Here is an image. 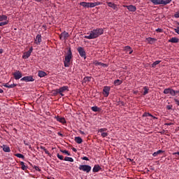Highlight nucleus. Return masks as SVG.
Here are the masks:
<instances>
[{
	"instance_id": "obj_21",
	"label": "nucleus",
	"mask_w": 179,
	"mask_h": 179,
	"mask_svg": "<svg viewBox=\"0 0 179 179\" xmlns=\"http://www.w3.org/2000/svg\"><path fill=\"white\" fill-rule=\"evenodd\" d=\"M154 5H162V0H150Z\"/></svg>"
},
{
	"instance_id": "obj_4",
	"label": "nucleus",
	"mask_w": 179,
	"mask_h": 179,
	"mask_svg": "<svg viewBox=\"0 0 179 179\" xmlns=\"http://www.w3.org/2000/svg\"><path fill=\"white\" fill-rule=\"evenodd\" d=\"M77 50L78 51V54L80 55L82 58H85L86 59V52L85 51V48L83 47H78Z\"/></svg>"
},
{
	"instance_id": "obj_43",
	"label": "nucleus",
	"mask_w": 179,
	"mask_h": 179,
	"mask_svg": "<svg viewBox=\"0 0 179 179\" xmlns=\"http://www.w3.org/2000/svg\"><path fill=\"white\" fill-rule=\"evenodd\" d=\"M92 79V77H85L83 80L84 82H90V80Z\"/></svg>"
},
{
	"instance_id": "obj_36",
	"label": "nucleus",
	"mask_w": 179,
	"mask_h": 179,
	"mask_svg": "<svg viewBox=\"0 0 179 179\" xmlns=\"http://www.w3.org/2000/svg\"><path fill=\"white\" fill-rule=\"evenodd\" d=\"M15 156H16V157H19V159H22L23 160H24V155L20 153L15 154Z\"/></svg>"
},
{
	"instance_id": "obj_15",
	"label": "nucleus",
	"mask_w": 179,
	"mask_h": 179,
	"mask_svg": "<svg viewBox=\"0 0 179 179\" xmlns=\"http://www.w3.org/2000/svg\"><path fill=\"white\" fill-rule=\"evenodd\" d=\"M101 3L100 2H94V3H90L88 2V8H94L95 6H99V5H100Z\"/></svg>"
},
{
	"instance_id": "obj_20",
	"label": "nucleus",
	"mask_w": 179,
	"mask_h": 179,
	"mask_svg": "<svg viewBox=\"0 0 179 179\" xmlns=\"http://www.w3.org/2000/svg\"><path fill=\"white\" fill-rule=\"evenodd\" d=\"M146 40L149 43V44H153V43H155V41H157V39L155 38H150V37L147 38Z\"/></svg>"
},
{
	"instance_id": "obj_12",
	"label": "nucleus",
	"mask_w": 179,
	"mask_h": 179,
	"mask_svg": "<svg viewBox=\"0 0 179 179\" xmlns=\"http://www.w3.org/2000/svg\"><path fill=\"white\" fill-rule=\"evenodd\" d=\"M9 83H10V81H9L7 83L3 84V86L4 87H7V89H13V87H16V86H17V84L13 83V84L9 85Z\"/></svg>"
},
{
	"instance_id": "obj_27",
	"label": "nucleus",
	"mask_w": 179,
	"mask_h": 179,
	"mask_svg": "<svg viewBox=\"0 0 179 179\" xmlns=\"http://www.w3.org/2000/svg\"><path fill=\"white\" fill-rule=\"evenodd\" d=\"M164 151H163V150H159L158 151L155 152L152 154V156H153L154 157H157V156L158 155H160V153H164Z\"/></svg>"
},
{
	"instance_id": "obj_30",
	"label": "nucleus",
	"mask_w": 179,
	"mask_h": 179,
	"mask_svg": "<svg viewBox=\"0 0 179 179\" xmlns=\"http://www.w3.org/2000/svg\"><path fill=\"white\" fill-rule=\"evenodd\" d=\"M8 20V16L6 15H0V22H5Z\"/></svg>"
},
{
	"instance_id": "obj_29",
	"label": "nucleus",
	"mask_w": 179,
	"mask_h": 179,
	"mask_svg": "<svg viewBox=\"0 0 179 179\" xmlns=\"http://www.w3.org/2000/svg\"><path fill=\"white\" fill-rule=\"evenodd\" d=\"M80 6H83V8H89V2H80Z\"/></svg>"
},
{
	"instance_id": "obj_55",
	"label": "nucleus",
	"mask_w": 179,
	"mask_h": 179,
	"mask_svg": "<svg viewBox=\"0 0 179 179\" xmlns=\"http://www.w3.org/2000/svg\"><path fill=\"white\" fill-rule=\"evenodd\" d=\"M24 144L26 146H29V143H26V141H24Z\"/></svg>"
},
{
	"instance_id": "obj_9",
	"label": "nucleus",
	"mask_w": 179,
	"mask_h": 179,
	"mask_svg": "<svg viewBox=\"0 0 179 179\" xmlns=\"http://www.w3.org/2000/svg\"><path fill=\"white\" fill-rule=\"evenodd\" d=\"M20 80L21 82H34V78H33V76H29L23 77Z\"/></svg>"
},
{
	"instance_id": "obj_56",
	"label": "nucleus",
	"mask_w": 179,
	"mask_h": 179,
	"mask_svg": "<svg viewBox=\"0 0 179 179\" xmlns=\"http://www.w3.org/2000/svg\"><path fill=\"white\" fill-rule=\"evenodd\" d=\"M3 49L0 48V54H3Z\"/></svg>"
},
{
	"instance_id": "obj_62",
	"label": "nucleus",
	"mask_w": 179,
	"mask_h": 179,
	"mask_svg": "<svg viewBox=\"0 0 179 179\" xmlns=\"http://www.w3.org/2000/svg\"><path fill=\"white\" fill-rule=\"evenodd\" d=\"M36 1V2H40L41 0H34Z\"/></svg>"
},
{
	"instance_id": "obj_54",
	"label": "nucleus",
	"mask_w": 179,
	"mask_h": 179,
	"mask_svg": "<svg viewBox=\"0 0 179 179\" xmlns=\"http://www.w3.org/2000/svg\"><path fill=\"white\" fill-rule=\"evenodd\" d=\"M173 155L174 156H176V155H178L179 156V152H173Z\"/></svg>"
},
{
	"instance_id": "obj_42",
	"label": "nucleus",
	"mask_w": 179,
	"mask_h": 179,
	"mask_svg": "<svg viewBox=\"0 0 179 179\" xmlns=\"http://www.w3.org/2000/svg\"><path fill=\"white\" fill-rule=\"evenodd\" d=\"M94 64H95L96 66H101V62H97V60L94 62Z\"/></svg>"
},
{
	"instance_id": "obj_7",
	"label": "nucleus",
	"mask_w": 179,
	"mask_h": 179,
	"mask_svg": "<svg viewBox=\"0 0 179 179\" xmlns=\"http://www.w3.org/2000/svg\"><path fill=\"white\" fill-rule=\"evenodd\" d=\"M110 90H111V87L108 86H105L103 89V94L105 97H108L110 94Z\"/></svg>"
},
{
	"instance_id": "obj_45",
	"label": "nucleus",
	"mask_w": 179,
	"mask_h": 179,
	"mask_svg": "<svg viewBox=\"0 0 179 179\" xmlns=\"http://www.w3.org/2000/svg\"><path fill=\"white\" fill-rule=\"evenodd\" d=\"M57 157L59 159V160H64V156H62L59 154H57Z\"/></svg>"
},
{
	"instance_id": "obj_51",
	"label": "nucleus",
	"mask_w": 179,
	"mask_h": 179,
	"mask_svg": "<svg viewBox=\"0 0 179 179\" xmlns=\"http://www.w3.org/2000/svg\"><path fill=\"white\" fill-rule=\"evenodd\" d=\"M59 89H57L55 90V94H59Z\"/></svg>"
},
{
	"instance_id": "obj_39",
	"label": "nucleus",
	"mask_w": 179,
	"mask_h": 179,
	"mask_svg": "<svg viewBox=\"0 0 179 179\" xmlns=\"http://www.w3.org/2000/svg\"><path fill=\"white\" fill-rule=\"evenodd\" d=\"M60 151L62 152V153H64L65 155H67V156H71V153H69V152H68V150H61Z\"/></svg>"
},
{
	"instance_id": "obj_41",
	"label": "nucleus",
	"mask_w": 179,
	"mask_h": 179,
	"mask_svg": "<svg viewBox=\"0 0 179 179\" xmlns=\"http://www.w3.org/2000/svg\"><path fill=\"white\" fill-rule=\"evenodd\" d=\"M143 117H153L152 115V114H150V113H145L143 115Z\"/></svg>"
},
{
	"instance_id": "obj_10",
	"label": "nucleus",
	"mask_w": 179,
	"mask_h": 179,
	"mask_svg": "<svg viewBox=\"0 0 179 179\" xmlns=\"http://www.w3.org/2000/svg\"><path fill=\"white\" fill-rule=\"evenodd\" d=\"M59 37H60V40L66 41L68 38V37H69V34L68 32H66V31H63L60 34Z\"/></svg>"
},
{
	"instance_id": "obj_25",
	"label": "nucleus",
	"mask_w": 179,
	"mask_h": 179,
	"mask_svg": "<svg viewBox=\"0 0 179 179\" xmlns=\"http://www.w3.org/2000/svg\"><path fill=\"white\" fill-rule=\"evenodd\" d=\"M68 90V86H64L59 89V93H64V92Z\"/></svg>"
},
{
	"instance_id": "obj_59",
	"label": "nucleus",
	"mask_w": 179,
	"mask_h": 179,
	"mask_svg": "<svg viewBox=\"0 0 179 179\" xmlns=\"http://www.w3.org/2000/svg\"><path fill=\"white\" fill-rule=\"evenodd\" d=\"M59 94H60V96H62V97H63V96H64L63 92L59 93Z\"/></svg>"
},
{
	"instance_id": "obj_48",
	"label": "nucleus",
	"mask_w": 179,
	"mask_h": 179,
	"mask_svg": "<svg viewBox=\"0 0 179 179\" xmlns=\"http://www.w3.org/2000/svg\"><path fill=\"white\" fill-rule=\"evenodd\" d=\"M101 66H103V68H107L108 65H107L106 64L101 63Z\"/></svg>"
},
{
	"instance_id": "obj_60",
	"label": "nucleus",
	"mask_w": 179,
	"mask_h": 179,
	"mask_svg": "<svg viewBox=\"0 0 179 179\" xmlns=\"http://www.w3.org/2000/svg\"><path fill=\"white\" fill-rule=\"evenodd\" d=\"M178 93H179V91H178H178H175V96H176V94H178Z\"/></svg>"
},
{
	"instance_id": "obj_63",
	"label": "nucleus",
	"mask_w": 179,
	"mask_h": 179,
	"mask_svg": "<svg viewBox=\"0 0 179 179\" xmlns=\"http://www.w3.org/2000/svg\"><path fill=\"white\" fill-rule=\"evenodd\" d=\"M168 125H171V123H169Z\"/></svg>"
},
{
	"instance_id": "obj_33",
	"label": "nucleus",
	"mask_w": 179,
	"mask_h": 179,
	"mask_svg": "<svg viewBox=\"0 0 179 179\" xmlns=\"http://www.w3.org/2000/svg\"><path fill=\"white\" fill-rule=\"evenodd\" d=\"M162 62V61L160 60H157L155 62H153V64H152V68H156L157 65H159V64H160Z\"/></svg>"
},
{
	"instance_id": "obj_47",
	"label": "nucleus",
	"mask_w": 179,
	"mask_h": 179,
	"mask_svg": "<svg viewBox=\"0 0 179 179\" xmlns=\"http://www.w3.org/2000/svg\"><path fill=\"white\" fill-rule=\"evenodd\" d=\"M155 31L157 33H163V29L158 28L155 30Z\"/></svg>"
},
{
	"instance_id": "obj_26",
	"label": "nucleus",
	"mask_w": 179,
	"mask_h": 179,
	"mask_svg": "<svg viewBox=\"0 0 179 179\" xmlns=\"http://www.w3.org/2000/svg\"><path fill=\"white\" fill-rule=\"evenodd\" d=\"M75 141L76 142V143H78V145H80V143L83 142V140L80 137H75Z\"/></svg>"
},
{
	"instance_id": "obj_19",
	"label": "nucleus",
	"mask_w": 179,
	"mask_h": 179,
	"mask_svg": "<svg viewBox=\"0 0 179 179\" xmlns=\"http://www.w3.org/2000/svg\"><path fill=\"white\" fill-rule=\"evenodd\" d=\"M91 110L94 111V113H100L101 111V108L97 107V106H92L91 108Z\"/></svg>"
},
{
	"instance_id": "obj_40",
	"label": "nucleus",
	"mask_w": 179,
	"mask_h": 179,
	"mask_svg": "<svg viewBox=\"0 0 179 179\" xmlns=\"http://www.w3.org/2000/svg\"><path fill=\"white\" fill-rule=\"evenodd\" d=\"M106 131H107V128H101V129H99L98 132L103 134V132H106Z\"/></svg>"
},
{
	"instance_id": "obj_44",
	"label": "nucleus",
	"mask_w": 179,
	"mask_h": 179,
	"mask_svg": "<svg viewBox=\"0 0 179 179\" xmlns=\"http://www.w3.org/2000/svg\"><path fill=\"white\" fill-rule=\"evenodd\" d=\"M108 136V133H106V132H103L101 134V136H102V138H106Z\"/></svg>"
},
{
	"instance_id": "obj_13",
	"label": "nucleus",
	"mask_w": 179,
	"mask_h": 179,
	"mask_svg": "<svg viewBox=\"0 0 179 179\" xmlns=\"http://www.w3.org/2000/svg\"><path fill=\"white\" fill-rule=\"evenodd\" d=\"M100 170H101V166H100V165L99 164H96L94 165L92 171L93 173H99V171H100Z\"/></svg>"
},
{
	"instance_id": "obj_23",
	"label": "nucleus",
	"mask_w": 179,
	"mask_h": 179,
	"mask_svg": "<svg viewBox=\"0 0 179 179\" xmlns=\"http://www.w3.org/2000/svg\"><path fill=\"white\" fill-rule=\"evenodd\" d=\"M20 166H21L22 170H23L24 171H26V170H27L28 166H26V165H24V163L23 162H20Z\"/></svg>"
},
{
	"instance_id": "obj_24",
	"label": "nucleus",
	"mask_w": 179,
	"mask_h": 179,
	"mask_svg": "<svg viewBox=\"0 0 179 179\" xmlns=\"http://www.w3.org/2000/svg\"><path fill=\"white\" fill-rule=\"evenodd\" d=\"M178 41H179V39L176 37H173L169 40V43H178Z\"/></svg>"
},
{
	"instance_id": "obj_1",
	"label": "nucleus",
	"mask_w": 179,
	"mask_h": 179,
	"mask_svg": "<svg viewBox=\"0 0 179 179\" xmlns=\"http://www.w3.org/2000/svg\"><path fill=\"white\" fill-rule=\"evenodd\" d=\"M104 29L102 28H97L96 29H93L90 31L89 35L85 36L84 38H87L88 40H94V38H97L101 34H103Z\"/></svg>"
},
{
	"instance_id": "obj_38",
	"label": "nucleus",
	"mask_w": 179,
	"mask_h": 179,
	"mask_svg": "<svg viewBox=\"0 0 179 179\" xmlns=\"http://www.w3.org/2000/svg\"><path fill=\"white\" fill-rule=\"evenodd\" d=\"M8 23H9V20H6L4 22H0V27L6 26V24H8Z\"/></svg>"
},
{
	"instance_id": "obj_14",
	"label": "nucleus",
	"mask_w": 179,
	"mask_h": 179,
	"mask_svg": "<svg viewBox=\"0 0 179 179\" xmlns=\"http://www.w3.org/2000/svg\"><path fill=\"white\" fill-rule=\"evenodd\" d=\"M41 41H42L41 36L40 34H38L36 36L35 43L36 44H37V45H40V43H41Z\"/></svg>"
},
{
	"instance_id": "obj_53",
	"label": "nucleus",
	"mask_w": 179,
	"mask_h": 179,
	"mask_svg": "<svg viewBox=\"0 0 179 179\" xmlns=\"http://www.w3.org/2000/svg\"><path fill=\"white\" fill-rule=\"evenodd\" d=\"M71 149H72L73 152H75L76 153L78 152V150H76V148H72Z\"/></svg>"
},
{
	"instance_id": "obj_49",
	"label": "nucleus",
	"mask_w": 179,
	"mask_h": 179,
	"mask_svg": "<svg viewBox=\"0 0 179 179\" xmlns=\"http://www.w3.org/2000/svg\"><path fill=\"white\" fill-rule=\"evenodd\" d=\"M83 160H86L87 162H89V158L87 157H82Z\"/></svg>"
},
{
	"instance_id": "obj_28",
	"label": "nucleus",
	"mask_w": 179,
	"mask_h": 179,
	"mask_svg": "<svg viewBox=\"0 0 179 179\" xmlns=\"http://www.w3.org/2000/svg\"><path fill=\"white\" fill-rule=\"evenodd\" d=\"M173 0H162V3L163 6H166V5H169Z\"/></svg>"
},
{
	"instance_id": "obj_3",
	"label": "nucleus",
	"mask_w": 179,
	"mask_h": 179,
	"mask_svg": "<svg viewBox=\"0 0 179 179\" xmlns=\"http://www.w3.org/2000/svg\"><path fill=\"white\" fill-rule=\"evenodd\" d=\"M78 169L80 170V171H85L87 174L92 171V166L90 165H80Z\"/></svg>"
},
{
	"instance_id": "obj_58",
	"label": "nucleus",
	"mask_w": 179,
	"mask_h": 179,
	"mask_svg": "<svg viewBox=\"0 0 179 179\" xmlns=\"http://www.w3.org/2000/svg\"><path fill=\"white\" fill-rule=\"evenodd\" d=\"M0 93H3V90L0 88Z\"/></svg>"
},
{
	"instance_id": "obj_64",
	"label": "nucleus",
	"mask_w": 179,
	"mask_h": 179,
	"mask_svg": "<svg viewBox=\"0 0 179 179\" xmlns=\"http://www.w3.org/2000/svg\"><path fill=\"white\" fill-rule=\"evenodd\" d=\"M178 25L179 26V22H178Z\"/></svg>"
},
{
	"instance_id": "obj_18",
	"label": "nucleus",
	"mask_w": 179,
	"mask_h": 179,
	"mask_svg": "<svg viewBox=\"0 0 179 179\" xmlns=\"http://www.w3.org/2000/svg\"><path fill=\"white\" fill-rule=\"evenodd\" d=\"M124 51H127V52H129V55H131V54H132V52H134V50H132V48L131 46L124 47Z\"/></svg>"
},
{
	"instance_id": "obj_32",
	"label": "nucleus",
	"mask_w": 179,
	"mask_h": 179,
	"mask_svg": "<svg viewBox=\"0 0 179 179\" xmlns=\"http://www.w3.org/2000/svg\"><path fill=\"white\" fill-rule=\"evenodd\" d=\"M143 90H144V92H143V96H146V94H148L149 93V87H144Z\"/></svg>"
},
{
	"instance_id": "obj_5",
	"label": "nucleus",
	"mask_w": 179,
	"mask_h": 179,
	"mask_svg": "<svg viewBox=\"0 0 179 179\" xmlns=\"http://www.w3.org/2000/svg\"><path fill=\"white\" fill-rule=\"evenodd\" d=\"M164 94H171V96H176V90L171 88H166L164 90Z\"/></svg>"
},
{
	"instance_id": "obj_16",
	"label": "nucleus",
	"mask_w": 179,
	"mask_h": 179,
	"mask_svg": "<svg viewBox=\"0 0 179 179\" xmlns=\"http://www.w3.org/2000/svg\"><path fill=\"white\" fill-rule=\"evenodd\" d=\"M57 121L59 122H61L62 124H66V120H65V117H56Z\"/></svg>"
},
{
	"instance_id": "obj_50",
	"label": "nucleus",
	"mask_w": 179,
	"mask_h": 179,
	"mask_svg": "<svg viewBox=\"0 0 179 179\" xmlns=\"http://www.w3.org/2000/svg\"><path fill=\"white\" fill-rule=\"evenodd\" d=\"M167 110H171L173 108V106L168 105L166 106Z\"/></svg>"
},
{
	"instance_id": "obj_17",
	"label": "nucleus",
	"mask_w": 179,
	"mask_h": 179,
	"mask_svg": "<svg viewBox=\"0 0 179 179\" xmlns=\"http://www.w3.org/2000/svg\"><path fill=\"white\" fill-rule=\"evenodd\" d=\"M38 76H39V78H44L45 76H47V73H45V71H39L38 72Z\"/></svg>"
},
{
	"instance_id": "obj_6",
	"label": "nucleus",
	"mask_w": 179,
	"mask_h": 179,
	"mask_svg": "<svg viewBox=\"0 0 179 179\" xmlns=\"http://www.w3.org/2000/svg\"><path fill=\"white\" fill-rule=\"evenodd\" d=\"M13 76H14V78L15 80H19V79H21V78L23 77V74L20 71H16L15 72L13 73Z\"/></svg>"
},
{
	"instance_id": "obj_57",
	"label": "nucleus",
	"mask_w": 179,
	"mask_h": 179,
	"mask_svg": "<svg viewBox=\"0 0 179 179\" xmlns=\"http://www.w3.org/2000/svg\"><path fill=\"white\" fill-rule=\"evenodd\" d=\"M80 134H81V135H85V131H80Z\"/></svg>"
},
{
	"instance_id": "obj_52",
	"label": "nucleus",
	"mask_w": 179,
	"mask_h": 179,
	"mask_svg": "<svg viewBox=\"0 0 179 179\" xmlns=\"http://www.w3.org/2000/svg\"><path fill=\"white\" fill-rule=\"evenodd\" d=\"M57 135H58L59 136L64 137V134H62L61 132H58V133H57Z\"/></svg>"
},
{
	"instance_id": "obj_11",
	"label": "nucleus",
	"mask_w": 179,
	"mask_h": 179,
	"mask_svg": "<svg viewBox=\"0 0 179 179\" xmlns=\"http://www.w3.org/2000/svg\"><path fill=\"white\" fill-rule=\"evenodd\" d=\"M124 8H127L129 12H136V6L134 5H129V6H123Z\"/></svg>"
},
{
	"instance_id": "obj_2",
	"label": "nucleus",
	"mask_w": 179,
	"mask_h": 179,
	"mask_svg": "<svg viewBox=\"0 0 179 179\" xmlns=\"http://www.w3.org/2000/svg\"><path fill=\"white\" fill-rule=\"evenodd\" d=\"M71 59H72V51L71 50V48H69L64 61L65 68L71 66Z\"/></svg>"
},
{
	"instance_id": "obj_8",
	"label": "nucleus",
	"mask_w": 179,
	"mask_h": 179,
	"mask_svg": "<svg viewBox=\"0 0 179 179\" xmlns=\"http://www.w3.org/2000/svg\"><path fill=\"white\" fill-rule=\"evenodd\" d=\"M31 52H33V47H31L27 52H25L23 54L22 58L24 59H27V58H29V57H30V55H31Z\"/></svg>"
},
{
	"instance_id": "obj_34",
	"label": "nucleus",
	"mask_w": 179,
	"mask_h": 179,
	"mask_svg": "<svg viewBox=\"0 0 179 179\" xmlns=\"http://www.w3.org/2000/svg\"><path fill=\"white\" fill-rule=\"evenodd\" d=\"M3 152H6V153H9V152H10V148H9L8 146H4L3 148Z\"/></svg>"
},
{
	"instance_id": "obj_35",
	"label": "nucleus",
	"mask_w": 179,
	"mask_h": 179,
	"mask_svg": "<svg viewBox=\"0 0 179 179\" xmlns=\"http://www.w3.org/2000/svg\"><path fill=\"white\" fill-rule=\"evenodd\" d=\"M65 162H71V163H73V158L69 157H66L64 158Z\"/></svg>"
},
{
	"instance_id": "obj_37",
	"label": "nucleus",
	"mask_w": 179,
	"mask_h": 179,
	"mask_svg": "<svg viewBox=\"0 0 179 179\" xmlns=\"http://www.w3.org/2000/svg\"><path fill=\"white\" fill-rule=\"evenodd\" d=\"M41 149L42 150H44V152H45V153L46 155H50V151L47 150V149L45 148V147H44V146H41Z\"/></svg>"
},
{
	"instance_id": "obj_46",
	"label": "nucleus",
	"mask_w": 179,
	"mask_h": 179,
	"mask_svg": "<svg viewBox=\"0 0 179 179\" xmlns=\"http://www.w3.org/2000/svg\"><path fill=\"white\" fill-rule=\"evenodd\" d=\"M34 169L36 171H41V170L40 169V167L37 166H34Z\"/></svg>"
},
{
	"instance_id": "obj_22",
	"label": "nucleus",
	"mask_w": 179,
	"mask_h": 179,
	"mask_svg": "<svg viewBox=\"0 0 179 179\" xmlns=\"http://www.w3.org/2000/svg\"><path fill=\"white\" fill-rule=\"evenodd\" d=\"M107 5L108 6H109V8H112L113 9H117V5L114 4V3L108 2Z\"/></svg>"
},
{
	"instance_id": "obj_31",
	"label": "nucleus",
	"mask_w": 179,
	"mask_h": 179,
	"mask_svg": "<svg viewBox=\"0 0 179 179\" xmlns=\"http://www.w3.org/2000/svg\"><path fill=\"white\" fill-rule=\"evenodd\" d=\"M114 85L115 86H120V85H121L122 83V80H116L114 81Z\"/></svg>"
},
{
	"instance_id": "obj_61",
	"label": "nucleus",
	"mask_w": 179,
	"mask_h": 179,
	"mask_svg": "<svg viewBox=\"0 0 179 179\" xmlns=\"http://www.w3.org/2000/svg\"><path fill=\"white\" fill-rule=\"evenodd\" d=\"M152 118H153L154 120H157V117H155V116H153Z\"/></svg>"
}]
</instances>
